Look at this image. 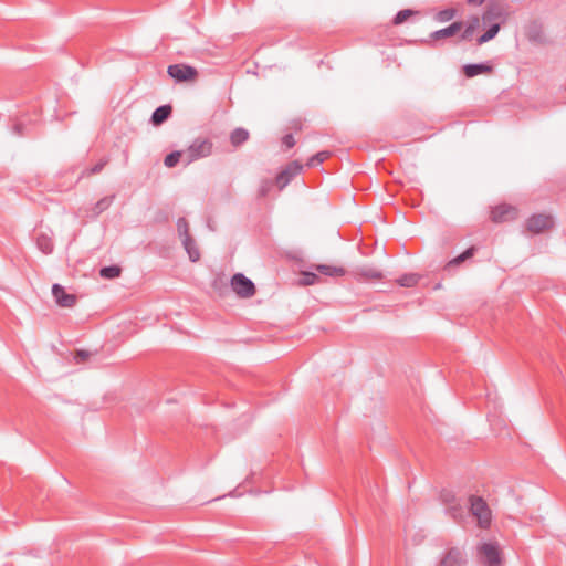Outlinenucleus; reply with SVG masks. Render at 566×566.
Listing matches in <instances>:
<instances>
[{"instance_id":"nucleus-1","label":"nucleus","mask_w":566,"mask_h":566,"mask_svg":"<svg viewBox=\"0 0 566 566\" xmlns=\"http://www.w3.org/2000/svg\"><path fill=\"white\" fill-rule=\"evenodd\" d=\"M231 291L240 298H251L256 294V286L243 273H237L230 279Z\"/></svg>"},{"instance_id":"nucleus-2","label":"nucleus","mask_w":566,"mask_h":566,"mask_svg":"<svg viewBox=\"0 0 566 566\" xmlns=\"http://www.w3.org/2000/svg\"><path fill=\"white\" fill-rule=\"evenodd\" d=\"M167 73L178 83H195L199 76L198 70L187 64L169 65Z\"/></svg>"},{"instance_id":"nucleus-3","label":"nucleus","mask_w":566,"mask_h":566,"mask_svg":"<svg viewBox=\"0 0 566 566\" xmlns=\"http://www.w3.org/2000/svg\"><path fill=\"white\" fill-rule=\"evenodd\" d=\"M554 220L551 214H533L525 221V230L530 234H541L552 229Z\"/></svg>"},{"instance_id":"nucleus-4","label":"nucleus","mask_w":566,"mask_h":566,"mask_svg":"<svg viewBox=\"0 0 566 566\" xmlns=\"http://www.w3.org/2000/svg\"><path fill=\"white\" fill-rule=\"evenodd\" d=\"M51 294L54 303L60 308H73L77 304L76 294L67 291V289L59 283L52 285Z\"/></svg>"},{"instance_id":"nucleus-5","label":"nucleus","mask_w":566,"mask_h":566,"mask_svg":"<svg viewBox=\"0 0 566 566\" xmlns=\"http://www.w3.org/2000/svg\"><path fill=\"white\" fill-rule=\"evenodd\" d=\"M212 142L208 138L199 137L195 139L186 151L188 163L208 157L212 153Z\"/></svg>"},{"instance_id":"nucleus-6","label":"nucleus","mask_w":566,"mask_h":566,"mask_svg":"<svg viewBox=\"0 0 566 566\" xmlns=\"http://www.w3.org/2000/svg\"><path fill=\"white\" fill-rule=\"evenodd\" d=\"M479 555L486 566H501V551L496 543L486 542L479 546Z\"/></svg>"},{"instance_id":"nucleus-7","label":"nucleus","mask_w":566,"mask_h":566,"mask_svg":"<svg viewBox=\"0 0 566 566\" xmlns=\"http://www.w3.org/2000/svg\"><path fill=\"white\" fill-rule=\"evenodd\" d=\"M517 218L518 209L511 205L502 203L494 207L491 211V220L494 223L510 222Z\"/></svg>"},{"instance_id":"nucleus-8","label":"nucleus","mask_w":566,"mask_h":566,"mask_svg":"<svg viewBox=\"0 0 566 566\" xmlns=\"http://www.w3.org/2000/svg\"><path fill=\"white\" fill-rule=\"evenodd\" d=\"M471 512L476 517L480 526L485 527L491 521V512L486 503L481 497H471Z\"/></svg>"},{"instance_id":"nucleus-9","label":"nucleus","mask_w":566,"mask_h":566,"mask_svg":"<svg viewBox=\"0 0 566 566\" xmlns=\"http://www.w3.org/2000/svg\"><path fill=\"white\" fill-rule=\"evenodd\" d=\"M439 566H464L462 553L458 548L448 551Z\"/></svg>"},{"instance_id":"nucleus-10","label":"nucleus","mask_w":566,"mask_h":566,"mask_svg":"<svg viewBox=\"0 0 566 566\" xmlns=\"http://www.w3.org/2000/svg\"><path fill=\"white\" fill-rule=\"evenodd\" d=\"M315 269L322 273L323 275L332 276V277H340L344 276L346 270L342 265L336 264H318Z\"/></svg>"},{"instance_id":"nucleus-11","label":"nucleus","mask_w":566,"mask_h":566,"mask_svg":"<svg viewBox=\"0 0 566 566\" xmlns=\"http://www.w3.org/2000/svg\"><path fill=\"white\" fill-rule=\"evenodd\" d=\"M467 77H473L480 74H490L492 66L486 64H469L463 67Z\"/></svg>"},{"instance_id":"nucleus-12","label":"nucleus","mask_w":566,"mask_h":566,"mask_svg":"<svg viewBox=\"0 0 566 566\" xmlns=\"http://www.w3.org/2000/svg\"><path fill=\"white\" fill-rule=\"evenodd\" d=\"M462 29V22H454L451 25H449L446 29L436 31L432 33V39L439 40L442 38L453 36L455 33H458Z\"/></svg>"},{"instance_id":"nucleus-13","label":"nucleus","mask_w":566,"mask_h":566,"mask_svg":"<svg viewBox=\"0 0 566 566\" xmlns=\"http://www.w3.org/2000/svg\"><path fill=\"white\" fill-rule=\"evenodd\" d=\"M171 111H172V108L169 105L158 107L153 113V116H151V120H153L154 125L163 124L169 117V115L171 114Z\"/></svg>"},{"instance_id":"nucleus-14","label":"nucleus","mask_w":566,"mask_h":566,"mask_svg":"<svg viewBox=\"0 0 566 566\" xmlns=\"http://www.w3.org/2000/svg\"><path fill=\"white\" fill-rule=\"evenodd\" d=\"M184 245L192 262H196L200 259L199 249L196 247L193 240L190 237L184 238Z\"/></svg>"},{"instance_id":"nucleus-15","label":"nucleus","mask_w":566,"mask_h":566,"mask_svg":"<svg viewBox=\"0 0 566 566\" xmlns=\"http://www.w3.org/2000/svg\"><path fill=\"white\" fill-rule=\"evenodd\" d=\"M319 282V276L313 272H302L297 281L298 286H310Z\"/></svg>"},{"instance_id":"nucleus-16","label":"nucleus","mask_w":566,"mask_h":566,"mask_svg":"<svg viewBox=\"0 0 566 566\" xmlns=\"http://www.w3.org/2000/svg\"><path fill=\"white\" fill-rule=\"evenodd\" d=\"M474 253V248L471 247L469 249H467L463 253H461L459 256L450 260L448 263H447V268H452V266H458L460 265L462 262H464L465 260L470 259Z\"/></svg>"},{"instance_id":"nucleus-17","label":"nucleus","mask_w":566,"mask_h":566,"mask_svg":"<svg viewBox=\"0 0 566 566\" xmlns=\"http://www.w3.org/2000/svg\"><path fill=\"white\" fill-rule=\"evenodd\" d=\"M249 137V133L243 128H237L231 134V143L234 146H239L244 143Z\"/></svg>"},{"instance_id":"nucleus-18","label":"nucleus","mask_w":566,"mask_h":566,"mask_svg":"<svg viewBox=\"0 0 566 566\" xmlns=\"http://www.w3.org/2000/svg\"><path fill=\"white\" fill-rule=\"evenodd\" d=\"M99 274L104 279H115L122 274V269L117 265L106 266L101 270Z\"/></svg>"},{"instance_id":"nucleus-19","label":"nucleus","mask_w":566,"mask_h":566,"mask_svg":"<svg viewBox=\"0 0 566 566\" xmlns=\"http://www.w3.org/2000/svg\"><path fill=\"white\" fill-rule=\"evenodd\" d=\"M500 31V24L499 23H493L490 29L482 35L479 38L478 40V43L479 44H483L490 40H492Z\"/></svg>"},{"instance_id":"nucleus-20","label":"nucleus","mask_w":566,"mask_h":566,"mask_svg":"<svg viewBox=\"0 0 566 566\" xmlns=\"http://www.w3.org/2000/svg\"><path fill=\"white\" fill-rule=\"evenodd\" d=\"M359 273L365 277L374 280H379L384 276L380 270L373 266H363Z\"/></svg>"},{"instance_id":"nucleus-21","label":"nucleus","mask_w":566,"mask_h":566,"mask_svg":"<svg viewBox=\"0 0 566 566\" xmlns=\"http://www.w3.org/2000/svg\"><path fill=\"white\" fill-rule=\"evenodd\" d=\"M418 280L419 277L417 274H406L401 276L397 282L401 286L411 287L418 283Z\"/></svg>"},{"instance_id":"nucleus-22","label":"nucleus","mask_w":566,"mask_h":566,"mask_svg":"<svg viewBox=\"0 0 566 566\" xmlns=\"http://www.w3.org/2000/svg\"><path fill=\"white\" fill-rule=\"evenodd\" d=\"M38 245L44 253H51L53 250V242L51 238L42 235L38 239Z\"/></svg>"},{"instance_id":"nucleus-23","label":"nucleus","mask_w":566,"mask_h":566,"mask_svg":"<svg viewBox=\"0 0 566 566\" xmlns=\"http://www.w3.org/2000/svg\"><path fill=\"white\" fill-rule=\"evenodd\" d=\"M415 14H416V12H415V11H412V10H409V9H407V10H401V11H399V12L397 13V15L395 17V19H394V23H395L396 25L401 24V23H403L405 21H407L410 17H412V15H415Z\"/></svg>"},{"instance_id":"nucleus-24","label":"nucleus","mask_w":566,"mask_h":566,"mask_svg":"<svg viewBox=\"0 0 566 566\" xmlns=\"http://www.w3.org/2000/svg\"><path fill=\"white\" fill-rule=\"evenodd\" d=\"M457 14V11L452 8L450 9H446V10H442L440 11L438 14H437V20L440 21V22H447L451 19H453Z\"/></svg>"},{"instance_id":"nucleus-25","label":"nucleus","mask_w":566,"mask_h":566,"mask_svg":"<svg viewBox=\"0 0 566 566\" xmlns=\"http://www.w3.org/2000/svg\"><path fill=\"white\" fill-rule=\"evenodd\" d=\"M180 157H181V151H174V153H171V154L166 156L165 165L167 167H169V168L174 167V166L177 165V163L179 161Z\"/></svg>"},{"instance_id":"nucleus-26","label":"nucleus","mask_w":566,"mask_h":566,"mask_svg":"<svg viewBox=\"0 0 566 566\" xmlns=\"http://www.w3.org/2000/svg\"><path fill=\"white\" fill-rule=\"evenodd\" d=\"M478 25H479V18H476V17L472 18L470 20L469 25L464 30L462 38L463 39H469L472 35V33L474 32V30H475V28Z\"/></svg>"},{"instance_id":"nucleus-27","label":"nucleus","mask_w":566,"mask_h":566,"mask_svg":"<svg viewBox=\"0 0 566 566\" xmlns=\"http://www.w3.org/2000/svg\"><path fill=\"white\" fill-rule=\"evenodd\" d=\"M302 169V166L294 161V163H291L283 171L291 178L293 176H295L296 174H298Z\"/></svg>"},{"instance_id":"nucleus-28","label":"nucleus","mask_w":566,"mask_h":566,"mask_svg":"<svg viewBox=\"0 0 566 566\" xmlns=\"http://www.w3.org/2000/svg\"><path fill=\"white\" fill-rule=\"evenodd\" d=\"M327 157H328V153L327 151H321V153L316 154L315 156H313L308 160L307 165L308 166H313V165H315V163H318V164L323 163Z\"/></svg>"},{"instance_id":"nucleus-29","label":"nucleus","mask_w":566,"mask_h":566,"mask_svg":"<svg viewBox=\"0 0 566 566\" xmlns=\"http://www.w3.org/2000/svg\"><path fill=\"white\" fill-rule=\"evenodd\" d=\"M290 177L284 172L282 171L277 177H276V184L279 185V187L282 189L284 188L287 182L290 181Z\"/></svg>"},{"instance_id":"nucleus-30","label":"nucleus","mask_w":566,"mask_h":566,"mask_svg":"<svg viewBox=\"0 0 566 566\" xmlns=\"http://www.w3.org/2000/svg\"><path fill=\"white\" fill-rule=\"evenodd\" d=\"M290 177L284 172L282 171L277 177H276V184L279 185V187L282 189L284 188L287 182L290 181Z\"/></svg>"},{"instance_id":"nucleus-31","label":"nucleus","mask_w":566,"mask_h":566,"mask_svg":"<svg viewBox=\"0 0 566 566\" xmlns=\"http://www.w3.org/2000/svg\"><path fill=\"white\" fill-rule=\"evenodd\" d=\"M501 13L500 12H496L494 13L491 9L485 11L484 14H483V21L484 22H490L492 21L493 19H497L500 18Z\"/></svg>"},{"instance_id":"nucleus-32","label":"nucleus","mask_w":566,"mask_h":566,"mask_svg":"<svg viewBox=\"0 0 566 566\" xmlns=\"http://www.w3.org/2000/svg\"><path fill=\"white\" fill-rule=\"evenodd\" d=\"M178 231L185 238L189 237V234H188V223L185 220H182V219L178 221Z\"/></svg>"},{"instance_id":"nucleus-33","label":"nucleus","mask_w":566,"mask_h":566,"mask_svg":"<svg viewBox=\"0 0 566 566\" xmlns=\"http://www.w3.org/2000/svg\"><path fill=\"white\" fill-rule=\"evenodd\" d=\"M282 144H283L286 148H292V147L295 145V139H294L293 135H291V134L285 135V136L282 138Z\"/></svg>"},{"instance_id":"nucleus-34","label":"nucleus","mask_w":566,"mask_h":566,"mask_svg":"<svg viewBox=\"0 0 566 566\" xmlns=\"http://www.w3.org/2000/svg\"><path fill=\"white\" fill-rule=\"evenodd\" d=\"M484 0H468V3L471 6H481Z\"/></svg>"},{"instance_id":"nucleus-35","label":"nucleus","mask_w":566,"mask_h":566,"mask_svg":"<svg viewBox=\"0 0 566 566\" xmlns=\"http://www.w3.org/2000/svg\"><path fill=\"white\" fill-rule=\"evenodd\" d=\"M86 356H87V355H86V354H84V353H78V354L76 355V357H77V358H80L81 360H84V359L86 358Z\"/></svg>"}]
</instances>
